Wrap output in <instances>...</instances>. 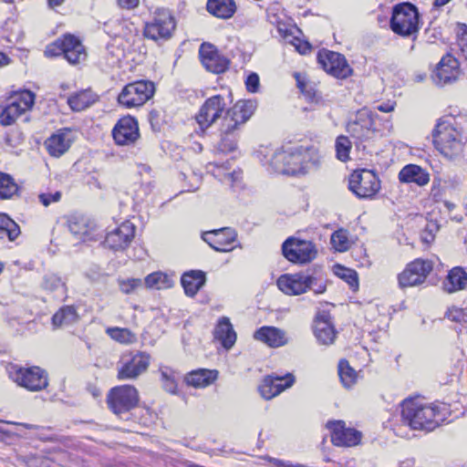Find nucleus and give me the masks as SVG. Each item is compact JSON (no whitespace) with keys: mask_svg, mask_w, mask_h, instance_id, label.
<instances>
[{"mask_svg":"<svg viewBox=\"0 0 467 467\" xmlns=\"http://www.w3.org/2000/svg\"><path fill=\"white\" fill-rule=\"evenodd\" d=\"M323 157L322 151L315 146H299L290 150H275L272 153L268 164L278 173L306 175L320 168Z\"/></svg>","mask_w":467,"mask_h":467,"instance_id":"obj_1","label":"nucleus"},{"mask_svg":"<svg viewBox=\"0 0 467 467\" xmlns=\"http://www.w3.org/2000/svg\"><path fill=\"white\" fill-rule=\"evenodd\" d=\"M446 406L408 399L401 404L402 421L413 430L431 431L445 420Z\"/></svg>","mask_w":467,"mask_h":467,"instance_id":"obj_2","label":"nucleus"},{"mask_svg":"<svg viewBox=\"0 0 467 467\" xmlns=\"http://www.w3.org/2000/svg\"><path fill=\"white\" fill-rule=\"evenodd\" d=\"M256 102L252 99L239 100L224 115L221 124V140L218 143L220 151H233L236 149L234 132L244 124L254 114Z\"/></svg>","mask_w":467,"mask_h":467,"instance_id":"obj_3","label":"nucleus"},{"mask_svg":"<svg viewBox=\"0 0 467 467\" xmlns=\"http://www.w3.org/2000/svg\"><path fill=\"white\" fill-rule=\"evenodd\" d=\"M433 142L438 150L448 158H452L462 151V136L452 124L441 120L432 133Z\"/></svg>","mask_w":467,"mask_h":467,"instance_id":"obj_4","label":"nucleus"},{"mask_svg":"<svg viewBox=\"0 0 467 467\" xmlns=\"http://www.w3.org/2000/svg\"><path fill=\"white\" fill-rule=\"evenodd\" d=\"M392 31L401 36H411L419 31V12L410 3L398 4L393 7L390 19Z\"/></svg>","mask_w":467,"mask_h":467,"instance_id":"obj_5","label":"nucleus"},{"mask_svg":"<svg viewBox=\"0 0 467 467\" xmlns=\"http://www.w3.org/2000/svg\"><path fill=\"white\" fill-rule=\"evenodd\" d=\"M377 114L368 109L357 112L355 119L349 121L347 131L354 140L358 148H366V143L371 141L376 136L375 118Z\"/></svg>","mask_w":467,"mask_h":467,"instance_id":"obj_6","label":"nucleus"},{"mask_svg":"<svg viewBox=\"0 0 467 467\" xmlns=\"http://www.w3.org/2000/svg\"><path fill=\"white\" fill-rule=\"evenodd\" d=\"M155 92L153 82L139 80L127 84L118 96L119 105L130 109L144 105Z\"/></svg>","mask_w":467,"mask_h":467,"instance_id":"obj_7","label":"nucleus"},{"mask_svg":"<svg viewBox=\"0 0 467 467\" xmlns=\"http://www.w3.org/2000/svg\"><path fill=\"white\" fill-rule=\"evenodd\" d=\"M150 356L143 351L124 353L118 366V379L120 380L135 379L147 371Z\"/></svg>","mask_w":467,"mask_h":467,"instance_id":"obj_8","label":"nucleus"},{"mask_svg":"<svg viewBox=\"0 0 467 467\" xmlns=\"http://www.w3.org/2000/svg\"><path fill=\"white\" fill-rule=\"evenodd\" d=\"M47 57H57L63 55L71 64H77L86 58V52L81 42L74 36L67 35L57 39L47 47L45 50Z\"/></svg>","mask_w":467,"mask_h":467,"instance_id":"obj_9","label":"nucleus"},{"mask_svg":"<svg viewBox=\"0 0 467 467\" xmlns=\"http://www.w3.org/2000/svg\"><path fill=\"white\" fill-rule=\"evenodd\" d=\"M34 102L35 94L29 90H22L14 94L0 111V124L4 126L13 124L19 116L33 107Z\"/></svg>","mask_w":467,"mask_h":467,"instance_id":"obj_10","label":"nucleus"},{"mask_svg":"<svg viewBox=\"0 0 467 467\" xmlns=\"http://www.w3.org/2000/svg\"><path fill=\"white\" fill-rule=\"evenodd\" d=\"M138 402V390L131 385L115 387L111 389L108 395L109 409L119 417L134 409Z\"/></svg>","mask_w":467,"mask_h":467,"instance_id":"obj_11","label":"nucleus"},{"mask_svg":"<svg viewBox=\"0 0 467 467\" xmlns=\"http://www.w3.org/2000/svg\"><path fill=\"white\" fill-rule=\"evenodd\" d=\"M282 251L288 261L296 264L309 263L317 254V249L314 243L295 237H289L284 242Z\"/></svg>","mask_w":467,"mask_h":467,"instance_id":"obj_12","label":"nucleus"},{"mask_svg":"<svg viewBox=\"0 0 467 467\" xmlns=\"http://www.w3.org/2000/svg\"><path fill=\"white\" fill-rule=\"evenodd\" d=\"M176 26L174 17L168 9H158L152 21L146 23L144 36L152 40L168 39Z\"/></svg>","mask_w":467,"mask_h":467,"instance_id":"obj_13","label":"nucleus"},{"mask_svg":"<svg viewBox=\"0 0 467 467\" xmlns=\"http://www.w3.org/2000/svg\"><path fill=\"white\" fill-rule=\"evenodd\" d=\"M349 189L358 198H371L379 191L380 182L375 172L361 170L350 175Z\"/></svg>","mask_w":467,"mask_h":467,"instance_id":"obj_14","label":"nucleus"},{"mask_svg":"<svg viewBox=\"0 0 467 467\" xmlns=\"http://www.w3.org/2000/svg\"><path fill=\"white\" fill-rule=\"evenodd\" d=\"M226 110V102L221 95H215L207 99L201 106L195 116L200 129L204 131L215 123Z\"/></svg>","mask_w":467,"mask_h":467,"instance_id":"obj_15","label":"nucleus"},{"mask_svg":"<svg viewBox=\"0 0 467 467\" xmlns=\"http://www.w3.org/2000/svg\"><path fill=\"white\" fill-rule=\"evenodd\" d=\"M316 284V277L306 273L284 274L276 281L278 288L287 296L305 294Z\"/></svg>","mask_w":467,"mask_h":467,"instance_id":"obj_16","label":"nucleus"},{"mask_svg":"<svg viewBox=\"0 0 467 467\" xmlns=\"http://www.w3.org/2000/svg\"><path fill=\"white\" fill-rule=\"evenodd\" d=\"M432 270V263L429 260L416 259L408 264L399 275L400 287H410L421 285Z\"/></svg>","mask_w":467,"mask_h":467,"instance_id":"obj_17","label":"nucleus"},{"mask_svg":"<svg viewBox=\"0 0 467 467\" xmlns=\"http://www.w3.org/2000/svg\"><path fill=\"white\" fill-rule=\"evenodd\" d=\"M11 377L19 386L30 391H38L45 389L48 384L47 372L39 367L28 368H20Z\"/></svg>","mask_w":467,"mask_h":467,"instance_id":"obj_18","label":"nucleus"},{"mask_svg":"<svg viewBox=\"0 0 467 467\" xmlns=\"http://www.w3.org/2000/svg\"><path fill=\"white\" fill-rule=\"evenodd\" d=\"M317 60L328 74L337 78H346L352 73L345 57L337 52L321 50L317 54Z\"/></svg>","mask_w":467,"mask_h":467,"instance_id":"obj_19","label":"nucleus"},{"mask_svg":"<svg viewBox=\"0 0 467 467\" xmlns=\"http://www.w3.org/2000/svg\"><path fill=\"white\" fill-rule=\"evenodd\" d=\"M295 381V376L291 373H286L284 376L272 374L265 377L258 389L262 398L269 400L291 388Z\"/></svg>","mask_w":467,"mask_h":467,"instance_id":"obj_20","label":"nucleus"},{"mask_svg":"<svg viewBox=\"0 0 467 467\" xmlns=\"http://www.w3.org/2000/svg\"><path fill=\"white\" fill-rule=\"evenodd\" d=\"M237 234L234 229L224 227L205 232L202 239L217 252H230L235 247L233 244L236 241Z\"/></svg>","mask_w":467,"mask_h":467,"instance_id":"obj_21","label":"nucleus"},{"mask_svg":"<svg viewBox=\"0 0 467 467\" xmlns=\"http://www.w3.org/2000/svg\"><path fill=\"white\" fill-rule=\"evenodd\" d=\"M135 235V226L132 223L126 221L119 227L109 232L105 237V245L114 251L125 250Z\"/></svg>","mask_w":467,"mask_h":467,"instance_id":"obj_22","label":"nucleus"},{"mask_svg":"<svg viewBox=\"0 0 467 467\" xmlns=\"http://www.w3.org/2000/svg\"><path fill=\"white\" fill-rule=\"evenodd\" d=\"M327 426L331 431V441L336 446L351 447L358 445L361 440V432L347 428L342 420L329 421Z\"/></svg>","mask_w":467,"mask_h":467,"instance_id":"obj_23","label":"nucleus"},{"mask_svg":"<svg viewBox=\"0 0 467 467\" xmlns=\"http://www.w3.org/2000/svg\"><path fill=\"white\" fill-rule=\"evenodd\" d=\"M112 136L118 145H131L140 138L137 120L130 116L121 118L112 130Z\"/></svg>","mask_w":467,"mask_h":467,"instance_id":"obj_24","label":"nucleus"},{"mask_svg":"<svg viewBox=\"0 0 467 467\" xmlns=\"http://www.w3.org/2000/svg\"><path fill=\"white\" fill-rule=\"evenodd\" d=\"M203 67L210 72L219 74L224 72L229 66V60L219 53L214 46L203 43L199 50Z\"/></svg>","mask_w":467,"mask_h":467,"instance_id":"obj_25","label":"nucleus"},{"mask_svg":"<svg viewBox=\"0 0 467 467\" xmlns=\"http://www.w3.org/2000/svg\"><path fill=\"white\" fill-rule=\"evenodd\" d=\"M459 75L458 60L451 55H446L437 66L433 74V79L438 85H446L455 81Z\"/></svg>","mask_w":467,"mask_h":467,"instance_id":"obj_26","label":"nucleus"},{"mask_svg":"<svg viewBox=\"0 0 467 467\" xmlns=\"http://www.w3.org/2000/svg\"><path fill=\"white\" fill-rule=\"evenodd\" d=\"M73 140L72 131L68 129H64L51 135L45 141V146L51 156L60 157L68 150Z\"/></svg>","mask_w":467,"mask_h":467,"instance_id":"obj_27","label":"nucleus"},{"mask_svg":"<svg viewBox=\"0 0 467 467\" xmlns=\"http://www.w3.org/2000/svg\"><path fill=\"white\" fill-rule=\"evenodd\" d=\"M254 337L270 348H279L288 343L286 333L275 327H262L255 330Z\"/></svg>","mask_w":467,"mask_h":467,"instance_id":"obj_28","label":"nucleus"},{"mask_svg":"<svg viewBox=\"0 0 467 467\" xmlns=\"http://www.w3.org/2000/svg\"><path fill=\"white\" fill-rule=\"evenodd\" d=\"M314 333L317 339L324 345L331 344L336 337L334 327L327 313L319 314L314 325Z\"/></svg>","mask_w":467,"mask_h":467,"instance_id":"obj_29","label":"nucleus"},{"mask_svg":"<svg viewBox=\"0 0 467 467\" xmlns=\"http://www.w3.org/2000/svg\"><path fill=\"white\" fill-rule=\"evenodd\" d=\"M399 180L404 183H415L418 186H425L430 182V174L420 166L409 164L399 172Z\"/></svg>","mask_w":467,"mask_h":467,"instance_id":"obj_30","label":"nucleus"},{"mask_svg":"<svg viewBox=\"0 0 467 467\" xmlns=\"http://www.w3.org/2000/svg\"><path fill=\"white\" fill-rule=\"evenodd\" d=\"M213 334L214 338L226 349L231 348L236 341V333L230 319L226 317H222L218 320Z\"/></svg>","mask_w":467,"mask_h":467,"instance_id":"obj_31","label":"nucleus"},{"mask_svg":"<svg viewBox=\"0 0 467 467\" xmlns=\"http://www.w3.org/2000/svg\"><path fill=\"white\" fill-rule=\"evenodd\" d=\"M206 281L205 273L201 270H191L182 275V285L188 296L193 297L204 285Z\"/></svg>","mask_w":467,"mask_h":467,"instance_id":"obj_32","label":"nucleus"},{"mask_svg":"<svg viewBox=\"0 0 467 467\" xmlns=\"http://www.w3.org/2000/svg\"><path fill=\"white\" fill-rule=\"evenodd\" d=\"M467 287V273L462 267H453L443 282V289L448 293H454Z\"/></svg>","mask_w":467,"mask_h":467,"instance_id":"obj_33","label":"nucleus"},{"mask_svg":"<svg viewBox=\"0 0 467 467\" xmlns=\"http://www.w3.org/2000/svg\"><path fill=\"white\" fill-rule=\"evenodd\" d=\"M206 8L213 16L222 19H228L234 15L236 5L234 0H208Z\"/></svg>","mask_w":467,"mask_h":467,"instance_id":"obj_34","label":"nucleus"},{"mask_svg":"<svg viewBox=\"0 0 467 467\" xmlns=\"http://www.w3.org/2000/svg\"><path fill=\"white\" fill-rule=\"evenodd\" d=\"M217 370L201 368L188 373L185 381L194 388H205L211 385L217 379Z\"/></svg>","mask_w":467,"mask_h":467,"instance_id":"obj_35","label":"nucleus"},{"mask_svg":"<svg viewBox=\"0 0 467 467\" xmlns=\"http://www.w3.org/2000/svg\"><path fill=\"white\" fill-rule=\"evenodd\" d=\"M78 314L74 306H65L57 310L52 317V324L56 327L69 326L77 322Z\"/></svg>","mask_w":467,"mask_h":467,"instance_id":"obj_36","label":"nucleus"},{"mask_svg":"<svg viewBox=\"0 0 467 467\" xmlns=\"http://www.w3.org/2000/svg\"><path fill=\"white\" fill-rule=\"evenodd\" d=\"M97 100V96L90 90H82L67 99L69 107L74 111H81Z\"/></svg>","mask_w":467,"mask_h":467,"instance_id":"obj_37","label":"nucleus"},{"mask_svg":"<svg viewBox=\"0 0 467 467\" xmlns=\"http://www.w3.org/2000/svg\"><path fill=\"white\" fill-rule=\"evenodd\" d=\"M19 187L7 173L0 172V200L13 198L18 193Z\"/></svg>","mask_w":467,"mask_h":467,"instance_id":"obj_38","label":"nucleus"},{"mask_svg":"<svg viewBox=\"0 0 467 467\" xmlns=\"http://www.w3.org/2000/svg\"><path fill=\"white\" fill-rule=\"evenodd\" d=\"M338 376L343 386L348 389L351 388L358 379L357 371L350 367L346 359H341L338 363Z\"/></svg>","mask_w":467,"mask_h":467,"instance_id":"obj_39","label":"nucleus"},{"mask_svg":"<svg viewBox=\"0 0 467 467\" xmlns=\"http://www.w3.org/2000/svg\"><path fill=\"white\" fill-rule=\"evenodd\" d=\"M18 461L26 467H51V459L37 452L19 454Z\"/></svg>","mask_w":467,"mask_h":467,"instance_id":"obj_40","label":"nucleus"},{"mask_svg":"<svg viewBox=\"0 0 467 467\" xmlns=\"http://www.w3.org/2000/svg\"><path fill=\"white\" fill-rule=\"evenodd\" d=\"M145 285L148 288L164 289L172 285V280L162 272H154L145 277Z\"/></svg>","mask_w":467,"mask_h":467,"instance_id":"obj_41","label":"nucleus"},{"mask_svg":"<svg viewBox=\"0 0 467 467\" xmlns=\"http://www.w3.org/2000/svg\"><path fill=\"white\" fill-rule=\"evenodd\" d=\"M107 334L115 341L121 344H130L136 340V337L128 328L109 327Z\"/></svg>","mask_w":467,"mask_h":467,"instance_id":"obj_42","label":"nucleus"},{"mask_svg":"<svg viewBox=\"0 0 467 467\" xmlns=\"http://www.w3.org/2000/svg\"><path fill=\"white\" fill-rule=\"evenodd\" d=\"M337 158L341 161H347L349 159L351 142L346 136H339L336 140Z\"/></svg>","mask_w":467,"mask_h":467,"instance_id":"obj_43","label":"nucleus"},{"mask_svg":"<svg viewBox=\"0 0 467 467\" xmlns=\"http://www.w3.org/2000/svg\"><path fill=\"white\" fill-rule=\"evenodd\" d=\"M331 244L338 252H345L349 248V240L348 233L344 230H338L331 235Z\"/></svg>","mask_w":467,"mask_h":467,"instance_id":"obj_44","label":"nucleus"},{"mask_svg":"<svg viewBox=\"0 0 467 467\" xmlns=\"http://www.w3.org/2000/svg\"><path fill=\"white\" fill-rule=\"evenodd\" d=\"M43 287L50 292L61 290L65 293V284L61 278L56 275H47L44 277Z\"/></svg>","mask_w":467,"mask_h":467,"instance_id":"obj_45","label":"nucleus"},{"mask_svg":"<svg viewBox=\"0 0 467 467\" xmlns=\"http://www.w3.org/2000/svg\"><path fill=\"white\" fill-rule=\"evenodd\" d=\"M119 287L126 295L134 293L142 286V281L140 278L119 279Z\"/></svg>","mask_w":467,"mask_h":467,"instance_id":"obj_46","label":"nucleus"},{"mask_svg":"<svg viewBox=\"0 0 467 467\" xmlns=\"http://www.w3.org/2000/svg\"><path fill=\"white\" fill-rule=\"evenodd\" d=\"M69 231L76 236L82 237L88 233V224L83 218H73L68 223Z\"/></svg>","mask_w":467,"mask_h":467,"instance_id":"obj_47","label":"nucleus"},{"mask_svg":"<svg viewBox=\"0 0 467 467\" xmlns=\"http://www.w3.org/2000/svg\"><path fill=\"white\" fill-rule=\"evenodd\" d=\"M446 316L450 320H451L453 322L467 323V313L462 308H458V307L449 308L446 313Z\"/></svg>","mask_w":467,"mask_h":467,"instance_id":"obj_48","label":"nucleus"},{"mask_svg":"<svg viewBox=\"0 0 467 467\" xmlns=\"http://www.w3.org/2000/svg\"><path fill=\"white\" fill-rule=\"evenodd\" d=\"M342 273H338L337 275L341 276L352 288H357L358 286V279L357 273L354 270L341 267Z\"/></svg>","mask_w":467,"mask_h":467,"instance_id":"obj_49","label":"nucleus"},{"mask_svg":"<svg viewBox=\"0 0 467 467\" xmlns=\"http://www.w3.org/2000/svg\"><path fill=\"white\" fill-rule=\"evenodd\" d=\"M161 379L164 389L172 394L176 393L177 381L174 376L163 370L161 371Z\"/></svg>","mask_w":467,"mask_h":467,"instance_id":"obj_50","label":"nucleus"},{"mask_svg":"<svg viewBox=\"0 0 467 467\" xmlns=\"http://www.w3.org/2000/svg\"><path fill=\"white\" fill-rule=\"evenodd\" d=\"M295 78L296 79L297 88L301 90V92L308 99H313L315 98V90L314 88L308 85L300 76V74L296 73Z\"/></svg>","mask_w":467,"mask_h":467,"instance_id":"obj_51","label":"nucleus"},{"mask_svg":"<svg viewBox=\"0 0 467 467\" xmlns=\"http://www.w3.org/2000/svg\"><path fill=\"white\" fill-rule=\"evenodd\" d=\"M20 234V228L17 223L13 221V226H5L0 230V238L3 239L5 236L9 241L16 240Z\"/></svg>","mask_w":467,"mask_h":467,"instance_id":"obj_52","label":"nucleus"},{"mask_svg":"<svg viewBox=\"0 0 467 467\" xmlns=\"http://www.w3.org/2000/svg\"><path fill=\"white\" fill-rule=\"evenodd\" d=\"M61 199V192L57 191L54 192H42L38 195L39 202L45 206L47 207L51 203L58 202Z\"/></svg>","mask_w":467,"mask_h":467,"instance_id":"obj_53","label":"nucleus"},{"mask_svg":"<svg viewBox=\"0 0 467 467\" xmlns=\"http://www.w3.org/2000/svg\"><path fill=\"white\" fill-rule=\"evenodd\" d=\"M246 88L249 92L254 93L259 88V77L256 73L248 75L245 81Z\"/></svg>","mask_w":467,"mask_h":467,"instance_id":"obj_54","label":"nucleus"},{"mask_svg":"<svg viewBox=\"0 0 467 467\" xmlns=\"http://www.w3.org/2000/svg\"><path fill=\"white\" fill-rule=\"evenodd\" d=\"M458 37V46L463 57L467 59V26H464Z\"/></svg>","mask_w":467,"mask_h":467,"instance_id":"obj_55","label":"nucleus"},{"mask_svg":"<svg viewBox=\"0 0 467 467\" xmlns=\"http://www.w3.org/2000/svg\"><path fill=\"white\" fill-rule=\"evenodd\" d=\"M433 230L437 231L438 227L434 224L428 225L425 231L421 234V238L424 242L430 243L434 239Z\"/></svg>","mask_w":467,"mask_h":467,"instance_id":"obj_56","label":"nucleus"},{"mask_svg":"<svg viewBox=\"0 0 467 467\" xmlns=\"http://www.w3.org/2000/svg\"><path fill=\"white\" fill-rule=\"evenodd\" d=\"M269 462L273 464L275 467H306L305 465L296 463L293 464L288 462H285L279 459L275 458H269Z\"/></svg>","mask_w":467,"mask_h":467,"instance_id":"obj_57","label":"nucleus"},{"mask_svg":"<svg viewBox=\"0 0 467 467\" xmlns=\"http://www.w3.org/2000/svg\"><path fill=\"white\" fill-rule=\"evenodd\" d=\"M140 0H118V5L123 9H134L139 5Z\"/></svg>","mask_w":467,"mask_h":467,"instance_id":"obj_58","label":"nucleus"},{"mask_svg":"<svg viewBox=\"0 0 467 467\" xmlns=\"http://www.w3.org/2000/svg\"><path fill=\"white\" fill-rule=\"evenodd\" d=\"M395 106H396V102H394V101H388V102L381 103V104L378 105L376 107V109L379 111L389 113V112H391V111L394 110Z\"/></svg>","mask_w":467,"mask_h":467,"instance_id":"obj_59","label":"nucleus"},{"mask_svg":"<svg viewBox=\"0 0 467 467\" xmlns=\"http://www.w3.org/2000/svg\"><path fill=\"white\" fill-rule=\"evenodd\" d=\"M326 285L323 282L319 281L317 277L316 284H314L311 288H308V290H313L315 294H323L326 291Z\"/></svg>","mask_w":467,"mask_h":467,"instance_id":"obj_60","label":"nucleus"},{"mask_svg":"<svg viewBox=\"0 0 467 467\" xmlns=\"http://www.w3.org/2000/svg\"><path fill=\"white\" fill-rule=\"evenodd\" d=\"M5 226H13V220L5 213H0V230Z\"/></svg>","mask_w":467,"mask_h":467,"instance_id":"obj_61","label":"nucleus"},{"mask_svg":"<svg viewBox=\"0 0 467 467\" xmlns=\"http://www.w3.org/2000/svg\"><path fill=\"white\" fill-rule=\"evenodd\" d=\"M10 63V58L3 52H0V67Z\"/></svg>","mask_w":467,"mask_h":467,"instance_id":"obj_62","label":"nucleus"},{"mask_svg":"<svg viewBox=\"0 0 467 467\" xmlns=\"http://www.w3.org/2000/svg\"><path fill=\"white\" fill-rule=\"evenodd\" d=\"M64 3V0H47L48 6L51 9H55L57 6H60Z\"/></svg>","mask_w":467,"mask_h":467,"instance_id":"obj_63","label":"nucleus"},{"mask_svg":"<svg viewBox=\"0 0 467 467\" xmlns=\"http://www.w3.org/2000/svg\"><path fill=\"white\" fill-rule=\"evenodd\" d=\"M414 462L410 459L405 460L400 462V467H413Z\"/></svg>","mask_w":467,"mask_h":467,"instance_id":"obj_64","label":"nucleus"}]
</instances>
